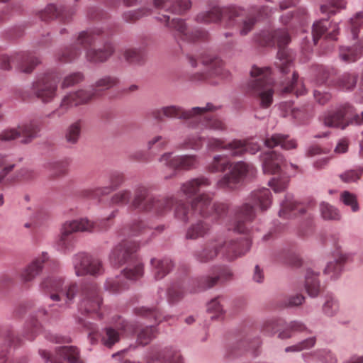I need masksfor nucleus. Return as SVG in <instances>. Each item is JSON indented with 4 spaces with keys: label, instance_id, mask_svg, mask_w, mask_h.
<instances>
[{
    "label": "nucleus",
    "instance_id": "nucleus-1",
    "mask_svg": "<svg viewBox=\"0 0 363 363\" xmlns=\"http://www.w3.org/2000/svg\"><path fill=\"white\" fill-rule=\"evenodd\" d=\"M176 201L177 198L173 195L150 196V188L144 184L134 187L133 195L130 189H124L113 194L110 199V203L113 206L129 204L133 210L156 216H164L169 212Z\"/></svg>",
    "mask_w": 363,
    "mask_h": 363
},
{
    "label": "nucleus",
    "instance_id": "nucleus-2",
    "mask_svg": "<svg viewBox=\"0 0 363 363\" xmlns=\"http://www.w3.org/2000/svg\"><path fill=\"white\" fill-rule=\"evenodd\" d=\"M217 109L212 104H207L205 107H194L184 110L177 106H164L152 111L150 114L157 121H162L164 117L184 119L188 121L192 128L223 131L226 129L225 124L219 118L211 116L209 111Z\"/></svg>",
    "mask_w": 363,
    "mask_h": 363
},
{
    "label": "nucleus",
    "instance_id": "nucleus-3",
    "mask_svg": "<svg viewBox=\"0 0 363 363\" xmlns=\"http://www.w3.org/2000/svg\"><path fill=\"white\" fill-rule=\"evenodd\" d=\"M213 196L203 193L194 197L191 202V208L182 200L174 203V215L179 220L186 222L193 213L198 214L204 218H211V220L218 221L223 218L228 210L229 206L225 203H215L212 204Z\"/></svg>",
    "mask_w": 363,
    "mask_h": 363
},
{
    "label": "nucleus",
    "instance_id": "nucleus-4",
    "mask_svg": "<svg viewBox=\"0 0 363 363\" xmlns=\"http://www.w3.org/2000/svg\"><path fill=\"white\" fill-rule=\"evenodd\" d=\"M271 196L270 191L266 188L252 191L249 201L234 209V218L228 225V230L238 233H247L256 216L253 205L259 206L261 211H265L272 203Z\"/></svg>",
    "mask_w": 363,
    "mask_h": 363
},
{
    "label": "nucleus",
    "instance_id": "nucleus-5",
    "mask_svg": "<svg viewBox=\"0 0 363 363\" xmlns=\"http://www.w3.org/2000/svg\"><path fill=\"white\" fill-rule=\"evenodd\" d=\"M251 241L248 238L240 241L212 240L206 242L201 250L196 251L194 256L198 262L206 263L213 260L221 252L226 259L233 260L244 255L249 251Z\"/></svg>",
    "mask_w": 363,
    "mask_h": 363
},
{
    "label": "nucleus",
    "instance_id": "nucleus-6",
    "mask_svg": "<svg viewBox=\"0 0 363 363\" xmlns=\"http://www.w3.org/2000/svg\"><path fill=\"white\" fill-rule=\"evenodd\" d=\"M118 213V210L113 211L106 218L93 222L87 218H81L65 222L61 229V233L57 241L58 247L63 250H70L73 248L75 240L73 233L77 232L92 233L99 230H106L109 227V221L113 220Z\"/></svg>",
    "mask_w": 363,
    "mask_h": 363
},
{
    "label": "nucleus",
    "instance_id": "nucleus-7",
    "mask_svg": "<svg viewBox=\"0 0 363 363\" xmlns=\"http://www.w3.org/2000/svg\"><path fill=\"white\" fill-rule=\"evenodd\" d=\"M111 34L102 28H94L83 30L77 35V42L86 50L85 57L87 61L92 63L104 62L114 52V47L111 43H106L103 48H91V46L98 40L108 38Z\"/></svg>",
    "mask_w": 363,
    "mask_h": 363
},
{
    "label": "nucleus",
    "instance_id": "nucleus-8",
    "mask_svg": "<svg viewBox=\"0 0 363 363\" xmlns=\"http://www.w3.org/2000/svg\"><path fill=\"white\" fill-rule=\"evenodd\" d=\"M255 41L262 46L277 45V61L276 66L283 74H287L292 65L293 57L286 48L291 40L288 32L285 29L274 30H263L255 36Z\"/></svg>",
    "mask_w": 363,
    "mask_h": 363
},
{
    "label": "nucleus",
    "instance_id": "nucleus-9",
    "mask_svg": "<svg viewBox=\"0 0 363 363\" xmlns=\"http://www.w3.org/2000/svg\"><path fill=\"white\" fill-rule=\"evenodd\" d=\"M251 79L247 84V91L260 100L262 108H268L273 102V81L269 67L253 66L250 71Z\"/></svg>",
    "mask_w": 363,
    "mask_h": 363
},
{
    "label": "nucleus",
    "instance_id": "nucleus-10",
    "mask_svg": "<svg viewBox=\"0 0 363 363\" xmlns=\"http://www.w3.org/2000/svg\"><path fill=\"white\" fill-rule=\"evenodd\" d=\"M156 19L164 25L177 42L191 43L207 37V33L203 30H191L183 18L177 17L171 18L169 16L159 14Z\"/></svg>",
    "mask_w": 363,
    "mask_h": 363
},
{
    "label": "nucleus",
    "instance_id": "nucleus-11",
    "mask_svg": "<svg viewBox=\"0 0 363 363\" xmlns=\"http://www.w3.org/2000/svg\"><path fill=\"white\" fill-rule=\"evenodd\" d=\"M240 13L241 9L238 5L221 6L215 1H211L208 3V9L199 13L195 17V21L197 23L206 24L220 23L224 21L225 26L227 27L228 22H233L235 18L239 16Z\"/></svg>",
    "mask_w": 363,
    "mask_h": 363
},
{
    "label": "nucleus",
    "instance_id": "nucleus-12",
    "mask_svg": "<svg viewBox=\"0 0 363 363\" xmlns=\"http://www.w3.org/2000/svg\"><path fill=\"white\" fill-rule=\"evenodd\" d=\"M64 279L59 276H48L40 282V288L45 294H50L54 301H64L65 305L69 306L78 291L77 284L72 283L67 287H63Z\"/></svg>",
    "mask_w": 363,
    "mask_h": 363
},
{
    "label": "nucleus",
    "instance_id": "nucleus-13",
    "mask_svg": "<svg viewBox=\"0 0 363 363\" xmlns=\"http://www.w3.org/2000/svg\"><path fill=\"white\" fill-rule=\"evenodd\" d=\"M323 121L325 126L344 130L350 124H363V111L361 114L354 113V108L346 104L326 113Z\"/></svg>",
    "mask_w": 363,
    "mask_h": 363
},
{
    "label": "nucleus",
    "instance_id": "nucleus-14",
    "mask_svg": "<svg viewBox=\"0 0 363 363\" xmlns=\"http://www.w3.org/2000/svg\"><path fill=\"white\" fill-rule=\"evenodd\" d=\"M230 171L223 176L217 182L219 189L233 190L245 178L253 177L256 174V169L252 164L242 161L231 163Z\"/></svg>",
    "mask_w": 363,
    "mask_h": 363
},
{
    "label": "nucleus",
    "instance_id": "nucleus-15",
    "mask_svg": "<svg viewBox=\"0 0 363 363\" xmlns=\"http://www.w3.org/2000/svg\"><path fill=\"white\" fill-rule=\"evenodd\" d=\"M60 79L57 72H48L39 77L32 85L34 94L45 104L52 101L57 96Z\"/></svg>",
    "mask_w": 363,
    "mask_h": 363
},
{
    "label": "nucleus",
    "instance_id": "nucleus-16",
    "mask_svg": "<svg viewBox=\"0 0 363 363\" xmlns=\"http://www.w3.org/2000/svg\"><path fill=\"white\" fill-rule=\"evenodd\" d=\"M39 63V59L30 52H16L11 55L0 53V69L4 70H10L14 65L21 72L30 73Z\"/></svg>",
    "mask_w": 363,
    "mask_h": 363
},
{
    "label": "nucleus",
    "instance_id": "nucleus-17",
    "mask_svg": "<svg viewBox=\"0 0 363 363\" xmlns=\"http://www.w3.org/2000/svg\"><path fill=\"white\" fill-rule=\"evenodd\" d=\"M81 300L79 310L83 315L97 314L100 310L102 298L99 287L96 283H84L81 285Z\"/></svg>",
    "mask_w": 363,
    "mask_h": 363
},
{
    "label": "nucleus",
    "instance_id": "nucleus-18",
    "mask_svg": "<svg viewBox=\"0 0 363 363\" xmlns=\"http://www.w3.org/2000/svg\"><path fill=\"white\" fill-rule=\"evenodd\" d=\"M335 70L323 66L317 67V83L323 84L326 83L328 85H333L340 89L350 91L352 90L357 84V75L355 73L345 72L339 76L336 79L332 78Z\"/></svg>",
    "mask_w": 363,
    "mask_h": 363
},
{
    "label": "nucleus",
    "instance_id": "nucleus-19",
    "mask_svg": "<svg viewBox=\"0 0 363 363\" xmlns=\"http://www.w3.org/2000/svg\"><path fill=\"white\" fill-rule=\"evenodd\" d=\"M91 100V94L88 90L79 89L67 93L62 98L58 108L48 114V117L51 118L55 116L62 117L71 108L88 104Z\"/></svg>",
    "mask_w": 363,
    "mask_h": 363
},
{
    "label": "nucleus",
    "instance_id": "nucleus-20",
    "mask_svg": "<svg viewBox=\"0 0 363 363\" xmlns=\"http://www.w3.org/2000/svg\"><path fill=\"white\" fill-rule=\"evenodd\" d=\"M200 62L208 70V73L196 72L189 77V79L194 82H201L207 80L212 76H216L223 79L228 75L227 72L223 67V61L216 57L203 55L200 58Z\"/></svg>",
    "mask_w": 363,
    "mask_h": 363
},
{
    "label": "nucleus",
    "instance_id": "nucleus-21",
    "mask_svg": "<svg viewBox=\"0 0 363 363\" xmlns=\"http://www.w3.org/2000/svg\"><path fill=\"white\" fill-rule=\"evenodd\" d=\"M138 249V245L135 242L130 240L121 242L113 247L109 255L111 264L113 267H119L134 260L137 257Z\"/></svg>",
    "mask_w": 363,
    "mask_h": 363
},
{
    "label": "nucleus",
    "instance_id": "nucleus-22",
    "mask_svg": "<svg viewBox=\"0 0 363 363\" xmlns=\"http://www.w3.org/2000/svg\"><path fill=\"white\" fill-rule=\"evenodd\" d=\"M160 162L174 170L189 171L199 166V159L196 155L173 156L172 152H166L161 156Z\"/></svg>",
    "mask_w": 363,
    "mask_h": 363
},
{
    "label": "nucleus",
    "instance_id": "nucleus-23",
    "mask_svg": "<svg viewBox=\"0 0 363 363\" xmlns=\"http://www.w3.org/2000/svg\"><path fill=\"white\" fill-rule=\"evenodd\" d=\"M137 331L134 323L123 320L119 323L105 328L101 335V342L107 347H111L119 342L122 334L130 335Z\"/></svg>",
    "mask_w": 363,
    "mask_h": 363
},
{
    "label": "nucleus",
    "instance_id": "nucleus-24",
    "mask_svg": "<svg viewBox=\"0 0 363 363\" xmlns=\"http://www.w3.org/2000/svg\"><path fill=\"white\" fill-rule=\"evenodd\" d=\"M145 363H184L180 353L172 347L161 349L154 345L148 350L145 358Z\"/></svg>",
    "mask_w": 363,
    "mask_h": 363
},
{
    "label": "nucleus",
    "instance_id": "nucleus-25",
    "mask_svg": "<svg viewBox=\"0 0 363 363\" xmlns=\"http://www.w3.org/2000/svg\"><path fill=\"white\" fill-rule=\"evenodd\" d=\"M39 130V126L35 123L30 122L18 126L17 129L12 128L3 131L0 133V140L9 141L21 138V143H28L37 136Z\"/></svg>",
    "mask_w": 363,
    "mask_h": 363
},
{
    "label": "nucleus",
    "instance_id": "nucleus-26",
    "mask_svg": "<svg viewBox=\"0 0 363 363\" xmlns=\"http://www.w3.org/2000/svg\"><path fill=\"white\" fill-rule=\"evenodd\" d=\"M125 180L124 173L113 172L109 176V186L84 189L81 191L80 195L86 199H97L117 189L125 183Z\"/></svg>",
    "mask_w": 363,
    "mask_h": 363
},
{
    "label": "nucleus",
    "instance_id": "nucleus-27",
    "mask_svg": "<svg viewBox=\"0 0 363 363\" xmlns=\"http://www.w3.org/2000/svg\"><path fill=\"white\" fill-rule=\"evenodd\" d=\"M39 353L46 363L48 362H50V363H63L62 361H67L69 363H82L79 357V351L74 346L58 347L56 350V357H55L43 350H40Z\"/></svg>",
    "mask_w": 363,
    "mask_h": 363
},
{
    "label": "nucleus",
    "instance_id": "nucleus-28",
    "mask_svg": "<svg viewBox=\"0 0 363 363\" xmlns=\"http://www.w3.org/2000/svg\"><path fill=\"white\" fill-rule=\"evenodd\" d=\"M240 14L235 18L233 22H228L227 28H236L239 34L245 36L253 30L257 19L254 13V9H250L247 13L243 7L240 6Z\"/></svg>",
    "mask_w": 363,
    "mask_h": 363
},
{
    "label": "nucleus",
    "instance_id": "nucleus-29",
    "mask_svg": "<svg viewBox=\"0 0 363 363\" xmlns=\"http://www.w3.org/2000/svg\"><path fill=\"white\" fill-rule=\"evenodd\" d=\"M74 11H69L65 6L57 7L55 4H48L44 9L38 11L36 15L43 21H49L59 18L64 23L71 21Z\"/></svg>",
    "mask_w": 363,
    "mask_h": 363
},
{
    "label": "nucleus",
    "instance_id": "nucleus-30",
    "mask_svg": "<svg viewBox=\"0 0 363 363\" xmlns=\"http://www.w3.org/2000/svg\"><path fill=\"white\" fill-rule=\"evenodd\" d=\"M339 33V27L336 23H330L327 19L317 21L313 23L312 35L315 45L323 35L328 40H335Z\"/></svg>",
    "mask_w": 363,
    "mask_h": 363
},
{
    "label": "nucleus",
    "instance_id": "nucleus-31",
    "mask_svg": "<svg viewBox=\"0 0 363 363\" xmlns=\"http://www.w3.org/2000/svg\"><path fill=\"white\" fill-rule=\"evenodd\" d=\"M154 6L174 14L182 15L191 7L190 0H153Z\"/></svg>",
    "mask_w": 363,
    "mask_h": 363
},
{
    "label": "nucleus",
    "instance_id": "nucleus-32",
    "mask_svg": "<svg viewBox=\"0 0 363 363\" xmlns=\"http://www.w3.org/2000/svg\"><path fill=\"white\" fill-rule=\"evenodd\" d=\"M207 147L210 150L213 151L219 150H229L233 156L240 155L246 149L240 140H234L226 144L223 140L214 138L208 139Z\"/></svg>",
    "mask_w": 363,
    "mask_h": 363
},
{
    "label": "nucleus",
    "instance_id": "nucleus-33",
    "mask_svg": "<svg viewBox=\"0 0 363 363\" xmlns=\"http://www.w3.org/2000/svg\"><path fill=\"white\" fill-rule=\"evenodd\" d=\"M48 260V255L43 252L39 257L35 258L21 273V278L23 282L33 281L42 272L44 263Z\"/></svg>",
    "mask_w": 363,
    "mask_h": 363
},
{
    "label": "nucleus",
    "instance_id": "nucleus-34",
    "mask_svg": "<svg viewBox=\"0 0 363 363\" xmlns=\"http://www.w3.org/2000/svg\"><path fill=\"white\" fill-rule=\"evenodd\" d=\"M233 274L231 270L227 267L220 269L218 274L214 276H203L198 281V288L201 290H205L214 286L219 280L225 282L233 279Z\"/></svg>",
    "mask_w": 363,
    "mask_h": 363
},
{
    "label": "nucleus",
    "instance_id": "nucleus-35",
    "mask_svg": "<svg viewBox=\"0 0 363 363\" xmlns=\"http://www.w3.org/2000/svg\"><path fill=\"white\" fill-rule=\"evenodd\" d=\"M262 168L264 173L274 174L279 173L284 164L282 156L274 151H269L262 155Z\"/></svg>",
    "mask_w": 363,
    "mask_h": 363
},
{
    "label": "nucleus",
    "instance_id": "nucleus-36",
    "mask_svg": "<svg viewBox=\"0 0 363 363\" xmlns=\"http://www.w3.org/2000/svg\"><path fill=\"white\" fill-rule=\"evenodd\" d=\"M211 184V182L208 178L201 176L182 184L180 191L184 195L190 198L199 192L201 189L208 187Z\"/></svg>",
    "mask_w": 363,
    "mask_h": 363
},
{
    "label": "nucleus",
    "instance_id": "nucleus-37",
    "mask_svg": "<svg viewBox=\"0 0 363 363\" xmlns=\"http://www.w3.org/2000/svg\"><path fill=\"white\" fill-rule=\"evenodd\" d=\"M119 82L118 79L115 76L106 75L99 79L91 86L92 89L89 90L91 94V99L101 96L104 91L116 86Z\"/></svg>",
    "mask_w": 363,
    "mask_h": 363
},
{
    "label": "nucleus",
    "instance_id": "nucleus-38",
    "mask_svg": "<svg viewBox=\"0 0 363 363\" xmlns=\"http://www.w3.org/2000/svg\"><path fill=\"white\" fill-rule=\"evenodd\" d=\"M260 341L258 339L254 340L249 342L247 340H238L232 343L228 349V353L230 357H235L241 354L245 351L252 350L254 353L256 352L257 350L259 347Z\"/></svg>",
    "mask_w": 363,
    "mask_h": 363
},
{
    "label": "nucleus",
    "instance_id": "nucleus-39",
    "mask_svg": "<svg viewBox=\"0 0 363 363\" xmlns=\"http://www.w3.org/2000/svg\"><path fill=\"white\" fill-rule=\"evenodd\" d=\"M306 210L302 203H297L292 196H286V199L281 204L279 212L280 217L288 218L291 216H296L298 213L303 214Z\"/></svg>",
    "mask_w": 363,
    "mask_h": 363
},
{
    "label": "nucleus",
    "instance_id": "nucleus-40",
    "mask_svg": "<svg viewBox=\"0 0 363 363\" xmlns=\"http://www.w3.org/2000/svg\"><path fill=\"white\" fill-rule=\"evenodd\" d=\"M81 48L82 46L79 44L77 39L76 43L65 47L57 52L56 55L57 60L65 63L72 62L81 55Z\"/></svg>",
    "mask_w": 363,
    "mask_h": 363
},
{
    "label": "nucleus",
    "instance_id": "nucleus-41",
    "mask_svg": "<svg viewBox=\"0 0 363 363\" xmlns=\"http://www.w3.org/2000/svg\"><path fill=\"white\" fill-rule=\"evenodd\" d=\"M132 264H128L125 268L121 271L123 276L128 280L137 281L142 278L144 274V265L143 262L138 259L135 258L134 260L130 261Z\"/></svg>",
    "mask_w": 363,
    "mask_h": 363
},
{
    "label": "nucleus",
    "instance_id": "nucleus-42",
    "mask_svg": "<svg viewBox=\"0 0 363 363\" xmlns=\"http://www.w3.org/2000/svg\"><path fill=\"white\" fill-rule=\"evenodd\" d=\"M91 255L86 252H79L72 257V264L75 274L77 277L87 275V266Z\"/></svg>",
    "mask_w": 363,
    "mask_h": 363
},
{
    "label": "nucleus",
    "instance_id": "nucleus-43",
    "mask_svg": "<svg viewBox=\"0 0 363 363\" xmlns=\"http://www.w3.org/2000/svg\"><path fill=\"white\" fill-rule=\"evenodd\" d=\"M265 145L269 148H273L280 145L283 149L290 150L296 147V142L293 140H288V136L281 134L272 135L264 140Z\"/></svg>",
    "mask_w": 363,
    "mask_h": 363
},
{
    "label": "nucleus",
    "instance_id": "nucleus-44",
    "mask_svg": "<svg viewBox=\"0 0 363 363\" xmlns=\"http://www.w3.org/2000/svg\"><path fill=\"white\" fill-rule=\"evenodd\" d=\"M151 265L153 267V272L156 279L164 278L172 268V262L169 258L157 259L153 258L151 259Z\"/></svg>",
    "mask_w": 363,
    "mask_h": 363
},
{
    "label": "nucleus",
    "instance_id": "nucleus-45",
    "mask_svg": "<svg viewBox=\"0 0 363 363\" xmlns=\"http://www.w3.org/2000/svg\"><path fill=\"white\" fill-rule=\"evenodd\" d=\"M298 74L294 72L291 80L282 82L281 92L282 94L294 93L297 96L303 95L306 89L302 82L298 81Z\"/></svg>",
    "mask_w": 363,
    "mask_h": 363
},
{
    "label": "nucleus",
    "instance_id": "nucleus-46",
    "mask_svg": "<svg viewBox=\"0 0 363 363\" xmlns=\"http://www.w3.org/2000/svg\"><path fill=\"white\" fill-rule=\"evenodd\" d=\"M318 276V274L314 273L311 269L306 271L305 288L311 297L317 296L321 290Z\"/></svg>",
    "mask_w": 363,
    "mask_h": 363
},
{
    "label": "nucleus",
    "instance_id": "nucleus-47",
    "mask_svg": "<svg viewBox=\"0 0 363 363\" xmlns=\"http://www.w3.org/2000/svg\"><path fill=\"white\" fill-rule=\"evenodd\" d=\"M347 259L348 256L347 255L340 253L335 261L328 263L324 269V274L330 276L331 279H335L340 274L343 264Z\"/></svg>",
    "mask_w": 363,
    "mask_h": 363
},
{
    "label": "nucleus",
    "instance_id": "nucleus-48",
    "mask_svg": "<svg viewBox=\"0 0 363 363\" xmlns=\"http://www.w3.org/2000/svg\"><path fill=\"white\" fill-rule=\"evenodd\" d=\"M210 228L211 226L207 222L199 220L188 228L186 237L188 239L196 240L208 234Z\"/></svg>",
    "mask_w": 363,
    "mask_h": 363
},
{
    "label": "nucleus",
    "instance_id": "nucleus-49",
    "mask_svg": "<svg viewBox=\"0 0 363 363\" xmlns=\"http://www.w3.org/2000/svg\"><path fill=\"white\" fill-rule=\"evenodd\" d=\"M152 13V9L148 7H141L135 10H128L123 13L122 18L128 23H134L140 19Z\"/></svg>",
    "mask_w": 363,
    "mask_h": 363
},
{
    "label": "nucleus",
    "instance_id": "nucleus-50",
    "mask_svg": "<svg viewBox=\"0 0 363 363\" xmlns=\"http://www.w3.org/2000/svg\"><path fill=\"white\" fill-rule=\"evenodd\" d=\"M230 162L223 155H218L213 157L212 161L206 166V170L210 173L224 172L230 168Z\"/></svg>",
    "mask_w": 363,
    "mask_h": 363
},
{
    "label": "nucleus",
    "instance_id": "nucleus-51",
    "mask_svg": "<svg viewBox=\"0 0 363 363\" xmlns=\"http://www.w3.org/2000/svg\"><path fill=\"white\" fill-rule=\"evenodd\" d=\"M363 54V46L357 45L352 48H341L340 58L346 62H353L357 60Z\"/></svg>",
    "mask_w": 363,
    "mask_h": 363
},
{
    "label": "nucleus",
    "instance_id": "nucleus-52",
    "mask_svg": "<svg viewBox=\"0 0 363 363\" xmlns=\"http://www.w3.org/2000/svg\"><path fill=\"white\" fill-rule=\"evenodd\" d=\"M157 330L155 326H145L138 331L137 343L141 346L148 345L155 337Z\"/></svg>",
    "mask_w": 363,
    "mask_h": 363
},
{
    "label": "nucleus",
    "instance_id": "nucleus-53",
    "mask_svg": "<svg viewBox=\"0 0 363 363\" xmlns=\"http://www.w3.org/2000/svg\"><path fill=\"white\" fill-rule=\"evenodd\" d=\"M127 288L126 281L121 277L107 278L104 284V289L110 294H118Z\"/></svg>",
    "mask_w": 363,
    "mask_h": 363
},
{
    "label": "nucleus",
    "instance_id": "nucleus-54",
    "mask_svg": "<svg viewBox=\"0 0 363 363\" xmlns=\"http://www.w3.org/2000/svg\"><path fill=\"white\" fill-rule=\"evenodd\" d=\"M203 140L202 137L197 135H189L182 143L178 145L177 148L179 150H199L203 146Z\"/></svg>",
    "mask_w": 363,
    "mask_h": 363
},
{
    "label": "nucleus",
    "instance_id": "nucleus-55",
    "mask_svg": "<svg viewBox=\"0 0 363 363\" xmlns=\"http://www.w3.org/2000/svg\"><path fill=\"white\" fill-rule=\"evenodd\" d=\"M82 127V121L77 120V121L72 123L67 129L65 133V139L67 142L71 144H75L78 142L81 130Z\"/></svg>",
    "mask_w": 363,
    "mask_h": 363
},
{
    "label": "nucleus",
    "instance_id": "nucleus-56",
    "mask_svg": "<svg viewBox=\"0 0 363 363\" xmlns=\"http://www.w3.org/2000/svg\"><path fill=\"white\" fill-rule=\"evenodd\" d=\"M122 55L129 64H140L144 60V55L140 49L128 48L123 50Z\"/></svg>",
    "mask_w": 363,
    "mask_h": 363
},
{
    "label": "nucleus",
    "instance_id": "nucleus-57",
    "mask_svg": "<svg viewBox=\"0 0 363 363\" xmlns=\"http://www.w3.org/2000/svg\"><path fill=\"white\" fill-rule=\"evenodd\" d=\"M345 6L346 2L344 0H328L325 4L320 6V11L323 13L334 15Z\"/></svg>",
    "mask_w": 363,
    "mask_h": 363
},
{
    "label": "nucleus",
    "instance_id": "nucleus-58",
    "mask_svg": "<svg viewBox=\"0 0 363 363\" xmlns=\"http://www.w3.org/2000/svg\"><path fill=\"white\" fill-rule=\"evenodd\" d=\"M87 275L98 277L102 275L104 272V268L101 260L97 257L91 255L89 264L87 266Z\"/></svg>",
    "mask_w": 363,
    "mask_h": 363
},
{
    "label": "nucleus",
    "instance_id": "nucleus-59",
    "mask_svg": "<svg viewBox=\"0 0 363 363\" xmlns=\"http://www.w3.org/2000/svg\"><path fill=\"white\" fill-rule=\"evenodd\" d=\"M320 210L322 217L325 220H339L340 218L339 211L328 203H321Z\"/></svg>",
    "mask_w": 363,
    "mask_h": 363
},
{
    "label": "nucleus",
    "instance_id": "nucleus-60",
    "mask_svg": "<svg viewBox=\"0 0 363 363\" xmlns=\"http://www.w3.org/2000/svg\"><path fill=\"white\" fill-rule=\"evenodd\" d=\"M48 168L50 171V177L52 178L63 176L67 172V164L62 161L50 162Z\"/></svg>",
    "mask_w": 363,
    "mask_h": 363
},
{
    "label": "nucleus",
    "instance_id": "nucleus-61",
    "mask_svg": "<svg viewBox=\"0 0 363 363\" xmlns=\"http://www.w3.org/2000/svg\"><path fill=\"white\" fill-rule=\"evenodd\" d=\"M340 201L347 206L350 207L352 212L359 211V207L357 196L348 191H344L340 194Z\"/></svg>",
    "mask_w": 363,
    "mask_h": 363
},
{
    "label": "nucleus",
    "instance_id": "nucleus-62",
    "mask_svg": "<svg viewBox=\"0 0 363 363\" xmlns=\"http://www.w3.org/2000/svg\"><path fill=\"white\" fill-rule=\"evenodd\" d=\"M339 310V304L337 300L332 296L328 295L326 301L323 306V311L325 315L328 316H334Z\"/></svg>",
    "mask_w": 363,
    "mask_h": 363
},
{
    "label": "nucleus",
    "instance_id": "nucleus-63",
    "mask_svg": "<svg viewBox=\"0 0 363 363\" xmlns=\"http://www.w3.org/2000/svg\"><path fill=\"white\" fill-rule=\"evenodd\" d=\"M363 174V167L357 169L347 170L342 174H340V179L345 183L356 182L360 179Z\"/></svg>",
    "mask_w": 363,
    "mask_h": 363
},
{
    "label": "nucleus",
    "instance_id": "nucleus-64",
    "mask_svg": "<svg viewBox=\"0 0 363 363\" xmlns=\"http://www.w3.org/2000/svg\"><path fill=\"white\" fill-rule=\"evenodd\" d=\"M83 79L84 75L82 72H77L71 73L64 77L61 87L62 89L69 88L79 84V82H82Z\"/></svg>",
    "mask_w": 363,
    "mask_h": 363
}]
</instances>
